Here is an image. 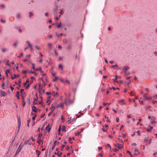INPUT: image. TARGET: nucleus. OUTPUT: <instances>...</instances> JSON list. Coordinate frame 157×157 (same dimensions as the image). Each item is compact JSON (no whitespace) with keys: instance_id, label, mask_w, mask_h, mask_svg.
Here are the masks:
<instances>
[{"instance_id":"nucleus-39","label":"nucleus","mask_w":157,"mask_h":157,"mask_svg":"<svg viewBox=\"0 0 157 157\" xmlns=\"http://www.w3.org/2000/svg\"><path fill=\"white\" fill-rule=\"evenodd\" d=\"M61 22H60L59 23L58 25L57 26V27L58 28H59L61 26Z\"/></svg>"},{"instance_id":"nucleus-1","label":"nucleus","mask_w":157,"mask_h":157,"mask_svg":"<svg viewBox=\"0 0 157 157\" xmlns=\"http://www.w3.org/2000/svg\"><path fill=\"white\" fill-rule=\"evenodd\" d=\"M129 69V67L128 66H124L123 69V71H124V73H125V74L126 75H127L129 74V73H128L126 71L128 70Z\"/></svg>"},{"instance_id":"nucleus-8","label":"nucleus","mask_w":157,"mask_h":157,"mask_svg":"<svg viewBox=\"0 0 157 157\" xmlns=\"http://www.w3.org/2000/svg\"><path fill=\"white\" fill-rule=\"evenodd\" d=\"M134 151L135 152V155H137L138 154H140L139 152L138 151V149L137 148H135L134 150Z\"/></svg>"},{"instance_id":"nucleus-18","label":"nucleus","mask_w":157,"mask_h":157,"mask_svg":"<svg viewBox=\"0 0 157 157\" xmlns=\"http://www.w3.org/2000/svg\"><path fill=\"white\" fill-rule=\"evenodd\" d=\"M119 103H121V105H122L125 104L124 102V100H122L119 101Z\"/></svg>"},{"instance_id":"nucleus-52","label":"nucleus","mask_w":157,"mask_h":157,"mask_svg":"<svg viewBox=\"0 0 157 157\" xmlns=\"http://www.w3.org/2000/svg\"><path fill=\"white\" fill-rule=\"evenodd\" d=\"M61 120L63 121H63L64 120L63 116H62L61 118Z\"/></svg>"},{"instance_id":"nucleus-22","label":"nucleus","mask_w":157,"mask_h":157,"mask_svg":"<svg viewBox=\"0 0 157 157\" xmlns=\"http://www.w3.org/2000/svg\"><path fill=\"white\" fill-rule=\"evenodd\" d=\"M55 154H57V155H58V156H59V157H60V156H61V155H62V152H60V154H59V153H58H58H56V152H55Z\"/></svg>"},{"instance_id":"nucleus-23","label":"nucleus","mask_w":157,"mask_h":157,"mask_svg":"<svg viewBox=\"0 0 157 157\" xmlns=\"http://www.w3.org/2000/svg\"><path fill=\"white\" fill-rule=\"evenodd\" d=\"M21 146V144H20V145H19V146L17 149V151H18V153L21 151V147H20Z\"/></svg>"},{"instance_id":"nucleus-47","label":"nucleus","mask_w":157,"mask_h":157,"mask_svg":"<svg viewBox=\"0 0 157 157\" xmlns=\"http://www.w3.org/2000/svg\"><path fill=\"white\" fill-rule=\"evenodd\" d=\"M69 147L68 146H67L66 148L67 150H68L69 149Z\"/></svg>"},{"instance_id":"nucleus-63","label":"nucleus","mask_w":157,"mask_h":157,"mask_svg":"<svg viewBox=\"0 0 157 157\" xmlns=\"http://www.w3.org/2000/svg\"><path fill=\"white\" fill-rule=\"evenodd\" d=\"M116 121H117V122H118L119 121V118L118 117H117L116 118Z\"/></svg>"},{"instance_id":"nucleus-26","label":"nucleus","mask_w":157,"mask_h":157,"mask_svg":"<svg viewBox=\"0 0 157 157\" xmlns=\"http://www.w3.org/2000/svg\"><path fill=\"white\" fill-rule=\"evenodd\" d=\"M35 70L36 71H40L41 72H42V71L41 70V67H40L39 68H37V69H35Z\"/></svg>"},{"instance_id":"nucleus-21","label":"nucleus","mask_w":157,"mask_h":157,"mask_svg":"<svg viewBox=\"0 0 157 157\" xmlns=\"http://www.w3.org/2000/svg\"><path fill=\"white\" fill-rule=\"evenodd\" d=\"M29 74H30V73H33V74H34L35 75H37V74L35 72H33V71H29Z\"/></svg>"},{"instance_id":"nucleus-17","label":"nucleus","mask_w":157,"mask_h":157,"mask_svg":"<svg viewBox=\"0 0 157 157\" xmlns=\"http://www.w3.org/2000/svg\"><path fill=\"white\" fill-rule=\"evenodd\" d=\"M27 144H28L29 145H31V143L29 142V141L28 140L25 142L23 144V145H26Z\"/></svg>"},{"instance_id":"nucleus-36","label":"nucleus","mask_w":157,"mask_h":157,"mask_svg":"<svg viewBox=\"0 0 157 157\" xmlns=\"http://www.w3.org/2000/svg\"><path fill=\"white\" fill-rule=\"evenodd\" d=\"M117 76H116V77H115V78H114V81L115 82H117Z\"/></svg>"},{"instance_id":"nucleus-35","label":"nucleus","mask_w":157,"mask_h":157,"mask_svg":"<svg viewBox=\"0 0 157 157\" xmlns=\"http://www.w3.org/2000/svg\"><path fill=\"white\" fill-rule=\"evenodd\" d=\"M42 136V134H40V133L38 135L39 138H41Z\"/></svg>"},{"instance_id":"nucleus-56","label":"nucleus","mask_w":157,"mask_h":157,"mask_svg":"<svg viewBox=\"0 0 157 157\" xmlns=\"http://www.w3.org/2000/svg\"><path fill=\"white\" fill-rule=\"evenodd\" d=\"M71 46L70 45H68L67 47L68 49H71Z\"/></svg>"},{"instance_id":"nucleus-24","label":"nucleus","mask_w":157,"mask_h":157,"mask_svg":"<svg viewBox=\"0 0 157 157\" xmlns=\"http://www.w3.org/2000/svg\"><path fill=\"white\" fill-rule=\"evenodd\" d=\"M56 36H62L63 35V34L62 33H61L60 34L59 33H56Z\"/></svg>"},{"instance_id":"nucleus-38","label":"nucleus","mask_w":157,"mask_h":157,"mask_svg":"<svg viewBox=\"0 0 157 157\" xmlns=\"http://www.w3.org/2000/svg\"><path fill=\"white\" fill-rule=\"evenodd\" d=\"M31 64L32 65V68L33 69H35V66L34 64L33 63H31Z\"/></svg>"},{"instance_id":"nucleus-28","label":"nucleus","mask_w":157,"mask_h":157,"mask_svg":"<svg viewBox=\"0 0 157 157\" xmlns=\"http://www.w3.org/2000/svg\"><path fill=\"white\" fill-rule=\"evenodd\" d=\"M2 52L3 53L6 52L7 51V49L5 48H2Z\"/></svg>"},{"instance_id":"nucleus-33","label":"nucleus","mask_w":157,"mask_h":157,"mask_svg":"<svg viewBox=\"0 0 157 157\" xmlns=\"http://www.w3.org/2000/svg\"><path fill=\"white\" fill-rule=\"evenodd\" d=\"M118 140L120 142H121V143H123V141L122 139H121L120 138H118Z\"/></svg>"},{"instance_id":"nucleus-62","label":"nucleus","mask_w":157,"mask_h":157,"mask_svg":"<svg viewBox=\"0 0 157 157\" xmlns=\"http://www.w3.org/2000/svg\"><path fill=\"white\" fill-rule=\"evenodd\" d=\"M58 48H60V49H61L62 47L60 45H59L58 46Z\"/></svg>"},{"instance_id":"nucleus-45","label":"nucleus","mask_w":157,"mask_h":157,"mask_svg":"<svg viewBox=\"0 0 157 157\" xmlns=\"http://www.w3.org/2000/svg\"><path fill=\"white\" fill-rule=\"evenodd\" d=\"M65 146V145H63L61 146V148H62L61 150H62V149L64 148V147Z\"/></svg>"},{"instance_id":"nucleus-14","label":"nucleus","mask_w":157,"mask_h":157,"mask_svg":"<svg viewBox=\"0 0 157 157\" xmlns=\"http://www.w3.org/2000/svg\"><path fill=\"white\" fill-rule=\"evenodd\" d=\"M18 128H19L21 124V120L20 118H18Z\"/></svg>"},{"instance_id":"nucleus-6","label":"nucleus","mask_w":157,"mask_h":157,"mask_svg":"<svg viewBox=\"0 0 157 157\" xmlns=\"http://www.w3.org/2000/svg\"><path fill=\"white\" fill-rule=\"evenodd\" d=\"M115 146L119 149H121L123 147V145L122 144H116Z\"/></svg>"},{"instance_id":"nucleus-59","label":"nucleus","mask_w":157,"mask_h":157,"mask_svg":"<svg viewBox=\"0 0 157 157\" xmlns=\"http://www.w3.org/2000/svg\"><path fill=\"white\" fill-rule=\"evenodd\" d=\"M151 141H152V140L151 139H150V140H149V144H150L151 143Z\"/></svg>"},{"instance_id":"nucleus-58","label":"nucleus","mask_w":157,"mask_h":157,"mask_svg":"<svg viewBox=\"0 0 157 157\" xmlns=\"http://www.w3.org/2000/svg\"><path fill=\"white\" fill-rule=\"evenodd\" d=\"M31 139H32L33 141H35V139L33 138V137H31Z\"/></svg>"},{"instance_id":"nucleus-11","label":"nucleus","mask_w":157,"mask_h":157,"mask_svg":"<svg viewBox=\"0 0 157 157\" xmlns=\"http://www.w3.org/2000/svg\"><path fill=\"white\" fill-rule=\"evenodd\" d=\"M63 106V103H61L59 104L58 105H57V107H58V108H59V107H61L62 108Z\"/></svg>"},{"instance_id":"nucleus-50","label":"nucleus","mask_w":157,"mask_h":157,"mask_svg":"<svg viewBox=\"0 0 157 157\" xmlns=\"http://www.w3.org/2000/svg\"><path fill=\"white\" fill-rule=\"evenodd\" d=\"M48 45L49 46H52V44H51L50 43H48Z\"/></svg>"},{"instance_id":"nucleus-4","label":"nucleus","mask_w":157,"mask_h":157,"mask_svg":"<svg viewBox=\"0 0 157 157\" xmlns=\"http://www.w3.org/2000/svg\"><path fill=\"white\" fill-rule=\"evenodd\" d=\"M143 98L144 99H145L148 100H151L153 97H147V94H145L143 96Z\"/></svg>"},{"instance_id":"nucleus-41","label":"nucleus","mask_w":157,"mask_h":157,"mask_svg":"<svg viewBox=\"0 0 157 157\" xmlns=\"http://www.w3.org/2000/svg\"><path fill=\"white\" fill-rule=\"evenodd\" d=\"M17 42H16L15 43H14L13 44V45L14 47H16L17 44Z\"/></svg>"},{"instance_id":"nucleus-42","label":"nucleus","mask_w":157,"mask_h":157,"mask_svg":"<svg viewBox=\"0 0 157 157\" xmlns=\"http://www.w3.org/2000/svg\"><path fill=\"white\" fill-rule=\"evenodd\" d=\"M35 47L36 49H37L38 50L40 49V48L39 47H38L37 46H36V45L35 46Z\"/></svg>"},{"instance_id":"nucleus-29","label":"nucleus","mask_w":157,"mask_h":157,"mask_svg":"<svg viewBox=\"0 0 157 157\" xmlns=\"http://www.w3.org/2000/svg\"><path fill=\"white\" fill-rule=\"evenodd\" d=\"M36 153L38 154V155L39 156L40 154V151L37 150H36Z\"/></svg>"},{"instance_id":"nucleus-43","label":"nucleus","mask_w":157,"mask_h":157,"mask_svg":"<svg viewBox=\"0 0 157 157\" xmlns=\"http://www.w3.org/2000/svg\"><path fill=\"white\" fill-rule=\"evenodd\" d=\"M29 13L30 14L29 17H31V16L33 15V14L31 12H29Z\"/></svg>"},{"instance_id":"nucleus-15","label":"nucleus","mask_w":157,"mask_h":157,"mask_svg":"<svg viewBox=\"0 0 157 157\" xmlns=\"http://www.w3.org/2000/svg\"><path fill=\"white\" fill-rule=\"evenodd\" d=\"M50 109H51V112H52V113L55 110V107L53 106V105H52L51 106V107L50 108Z\"/></svg>"},{"instance_id":"nucleus-16","label":"nucleus","mask_w":157,"mask_h":157,"mask_svg":"<svg viewBox=\"0 0 157 157\" xmlns=\"http://www.w3.org/2000/svg\"><path fill=\"white\" fill-rule=\"evenodd\" d=\"M13 75H14L13 77L12 76L11 77V78L12 79H13L15 78H16L17 77H18L19 76L18 75H16L15 74H14Z\"/></svg>"},{"instance_id":"nucleus-37","label":"nucleus","mask_w":157,"mask_h":157,"mask_svg":"<svg viewBox=\"0 0 157 157\" xmlns=\"http://www.w3.org/2000/svg\"><path fill=\"white\" fill-rule=\"evenodd\" d=\"M7 63H6V64L7 65L9 66V67H10V64L9 63V60H8L6 62Z\"/></svg>"},{"instance_id":"nucleus-61","label":"nucleus","mask_w":157,"mask_h":157,"mask_svg":"<svg viewBox=\"0 0 157 157\" xmlns=\"http://www.w3.org/2000/svg\"><path fill=\"white\" fill-rule=\"evenodd\" d=\"M66 82H67L68 84H69V83H70V81H69V80H66Z\"/></svg>"},{"instance_id":"nucleus-5","label":"nucleus","mask_w":157,"mask_h":157,"mask_svg":"<svg viewBox=\"0 0 157 157\" xmlns=\"http://www.w3.org/2000/svg\"><path fill=\"white\" fill-rule=\"evenodd\" d=\"M39 91L40 93H44V90H42V87L40 85L39 86Z\"/></svg>"},{"instance_id":"nucleus-40","label":"nucleus","mask_w":157,"mask_h":157,"mask_svg":"<svg viewBox=\"0 0 157 157\" xmlns=\"http://www.w3.org/2000/svg\"><path fill=\"white\" fill-rule=\"evenodd\" d=\"M42 141V140H38V141H37V142L39 144H40V143Z\"/></svg>"},{"instance_id":"nucleus-34","label":"nucleus","mask_w":157,"mask_h":157,"mask_svg":"<svg viewBox=\"0 0 157 157\" xmlns=\"http://www.w3.org/2000/svg\"><path fill=\"white\" fill-rule=\"evenodd\" d=\"M20 17V15L19 13H17V18H19Z\"/></svg>"},{"instance_id":"nucleus-3","label":"nucleus","mask_w":157,"mask_h":157,"mask_svg":"<svg viewBox=\"0 0 157 157\" xmlns=\"http://www.w3.org/2000/svg\"><path fill=\"white\" fill-rule=\"evenodd\" d=\"M6 94L5 92L2 90L0 91V95L1 97L5 96Z\"/></svg>"},{"instance_id":"nucleus-30","label":"nucleus","mask_w":157,"mask_h":157,"mask_svg":"<svg viewBox=\"0 0 157 157\" xmlns=\"http://www.w3.org/2000/svg\"><path fill=\"white\" fill-rule=\"evenodd\" d=\"M18 83H19V84H18V85L20 87V86H21V85H20V84L21 83V79H19V81H18Z\"/></svg>"},{"instance_id":"nucleus-57","label":"nucleus","mask_w":157,"mask_h":157,"mask_svg":"<svg viewBox=\"0 0 157 157\" xmlns=\"http://www.w3.org/2000/svg\"><path fill=\"white\" fill-rule=\"evenodd\" d=\"M102 131L103 132H105L106 131V129H104V128H102Z\"/></svg>"},{"instance_id":"nucleus-49","label":"nucleus","mask_w":157,"mask_h":157,"mask_svg":"<svg viewBox=\"0 0 157 157\" xmlns=\"http://www.w3.org/2000/svg\"><path fill=\"white\" fill-rule=\"evenodd\" d=\"M152 102L153 103V104H154V103H157V101H152Z\"/></svg>"},{"instance_id":"nucleus-64","label":"nucleus","mask_w":157,"mask_h":157,"mask_svg":"<svg viewBox=\"0 0 157 157\" xmlns=\"http://www.w3.org/2000/svg\"><path fill=\"white\" fill-rule=\"evenodd\" d=\"M154 97V98L156 99L157 98V95H156Z\"/></svg>"},{"instance_id":"nucleus-7","label":"nucleus","mask_w":157,"mask_h":157,"mask_svg":"<svg viewBox=\"0 0 157 157\" xmlns=\"http://www.w3.org/2000/svg\"><path fill=\"white\" fill-rule=\"evenodd\" d=\"M155 118L154 117H153L151 118V123L152 124H154L156 123V122L155 121Z\"/></svg>"},{"instance_id":"nucleus-10","label":"nucleus","mask_w":157,"mask_h":157,"mask_svg":"<svg viewBox=\"0 0 157 157\" xmlns=\"http://www.w3.org/2000/svg\"><path fill=\"white\" fill-rule=\"evenodd\" d=\"M153 128V127L152 126H150L147 129V132L151 131Z\"/></svg>"},{"instance_id":"nucleus-25","label":"nucleus","mask_w":157,"mask_h":157,"mask_svg":"<svg viewBox=\"0 0 157 157\" xmlns=\"http://www.w3.org/2000/svg\"><path fill=\"white\" fill-rule=\"evenodd\" d=\"M66 127L64 126H63L62 128V131H66Z\"/></svg>"},{"instance_id":"nucleus-12","label":"nucleus","mask_w":157,"mask_h":157,"mask_svg":"<svg viewBox=\"0 0 157 157\" xmlns=\"http://www.w3.org/2000/svg\"><path fill=\"white\" fill-rule=\"evenodd\" d=\"M24 86H25L26 88V89H28L29 88V86L30 85L29 84H28L27 85V83H26V82H24Z\"/></svg>"},{"instance_id":"nucleus-55","label":"nucleus","mask_w":157,"mask_h":157,"mask_svg":"<svg viewBox=\"0 0 157 157\" xmlns=\"http://www.w3.org/2000/svg\"><path fill=\"white\" fill-rule=\"evenodd\" d=\"M27 72V71H22V73L25 74Z\"/></svg>"},{"instance_id":"nucleus-46","label":"nucleus","mask_w":157,"mask_h":157,"mask_svg":"<svg viewBox=\"0 0 157 157\" xmlns=\"http://www.w3.org/2000/svg\"><path fill=\"white\" fill-rule=\"evenodd\" d=\"M113 150L114 151H117L118 150L117 148H114L113 149Z\"/></svg>"},{"instance_id":"nucleus-19","label":"nucleus","mask_w":157,"mask_h":157,"mask_svg":"<svg viewBox=\"0 0 157 157\" xmlns=\"http://www.w3.org/2000/svg\"><path fill=\"white\" fill-rule=\"evenodd\" d=\"M19 92L17 91V92L16 94V96L17 97V98L19 99H20V97L19 96Z\"/></svg>"},{"instance_id":"nucleus-32","label":"nucleus","mask_w":157,"mask_h":157,"mask_svg":"<svg viewBox=\"0 0 157 157\" xmlns=\"http://www.w3.org/2000/svg\"><path fill=\"white\" fill-rule=\"evenodd\" d=\"M24 90L23 89H21L20 90L21 93L22 94H23L24 92Z\"/></svg>"},{"instance_id":"nucleus-20","label":"nucleus","mask_w":157,"mask_h":157,"mask_svg":"<svg viewBox=\"0 0 157 157\" xmlns=\"http://www.w3.org/2000/svg\"><path fill=\"white\" fill-rule=\"evenodd\" d=\"M56 8L54 10V13L55 14H56L57 13V10L58 8V6H57L56 5Z\"/></svg>"},{"instance_id":"nucleus-2","label":"nucleus","mask_w":157,"mask_h":157,"mask_svg":"<svg viewBox=\"0 0 157 157\" xmlns=\"http://www.w3.org/2000/svg\"><path fill=\"white\" fill-rule=\"evenodd\" d=\"M65 102V103L67 105H69L71 103V101H70L69 98L66 99Z\"/></svg>"},{"instance_id":"nucleus-60","label":"nucleus","mask_w":157,"mask_h":157,"mask_svg":"<svg viewBox=\"0 0 157 157\" xmlns=\"http://www.w3.org/2000/svg\"><path fill=\"white\" fill-rule=\"evenodd\" d=\"M99 155H100V157H102V156H103V154H102L101 153H100V154H99Z\"/></svg>"},{"instance_id":"nucleus-9","label":"nucleus","mask_w":157,"mask_h":157,"mask_svg":"<svg viewBox=\"0 0 157 157\" xmlns=\"http://www.w3.org/2000/svg\"><path fill=\"white\" fill-rule=\"evenodd\" d=\"M32 110L35 113L37 112V109L35 106H33L32 107Z\"/></svg>"},{"instance_id":"nucleus-44","label":"nucleus","mask_w":157,"mask_h":157,"mask_svg":"<svg viewBox=\"0 0 157 157\" xmlns=\"http://www.w3.org/2000/svg\"><path fill=\"white\" fill-rule=\"evenodd\" d=\"M72 140V139L71 138V137H69V141L70 142V143H72V142H71V141Z\"/></svg>"},{"instance_id":"nucleus-27","label":"nucleus","mask_w":157,"mask_h":157,"mask_svg":"<svg viewBox=\"0 0 157 157\" xmlns=\"http://www.w3.org/2000/svg\"><path fill=\"white\" fill-rule=\"evenodd\" d=\"M52 93L53 94L54 96H56L58 94V93L57 92L55 93L54 91H53L52 92Z\"/></svg>"},{"instance_id":"nucleus-51","label":"nucleus","mask_w":157,"mask_h":157,"mask_svg":"<svg viewBox=\"0 0 157 157\" xmlns=\"http://www.w3.org/2000/svg\"><path fill=\"white\" fill-rule=\"evenodd\" d=\"M45 115V114H43V115H42L40 117L41 118H43V117H44Z\"/></svg>"},{"instance_id":"nucleus-31","label":"nucleus","mask_w":157,"mask_h":157,"mask_svg":"<svg viewBox=\"0 0 157 157\" xmlns=\"http://www.w3.org/2000/svg\"><path fill=\"white\" fill-rule=\"evenodd\" d=\"M59 67L60 68H61L62 70L63 69V66L61 64H60L59 65Z\"/></svg>"},{"instance_id":"nucleus-13","label":"nucleus","mask_w":157,"mask_h":157,"mask_svg":"<svg viewBox=\"0 0 157 157\" xmlns=\"http://www.w3.org/2000/svg\"><path fill=\"white\" fill-rule=\"evenodd\" d=\"M51 129V128L50 127L49 124H48V126H47L46 128V130H47L48 132H49L50 131Z\"/></svg>"},{"instance_id":"nucleus-53","label":"nucleus","mask_w":157,"mask_h":157,"mask_svg":"<svg viewBox=\"0 0 157 157\" xmlns=\"http://www.w3.org/2000/svg\"><path fill=\"white\" fill-rule=\"evenodd\" d=\"M57 79L58 78L57 77H56L54 79H53V81L54 82H55Z\"/></svg>"},{"instance_id":"nucleus-54","label":"nucleus","mask_w":157,"mask_h":157,"mask_svg":"<svg viewBox=\"0 0 157 157\" xmlns=\"http://www.w3.org/2000/svg\"><path fill=\"white\" fill-rule=\"evenodd\" d=\"M10 88H11V90L12 91L14 90V88L13 87H12L11 86H10Z\"/></svg>"},{"instance_id":"nucleus-48","label":"nucleus","mask_w":157,"mask_h":157,"mask_svg":"<svg viewBox=\"0 0 157 157\" xmlns=\"http://www.w3.org/2000/svg\"><path fill=\"white\" fill-rule=\"evenodd\" d=\"M10 70H6V73H8V72L9 73V72H10Z\"/></svg>"}]
</instances>
